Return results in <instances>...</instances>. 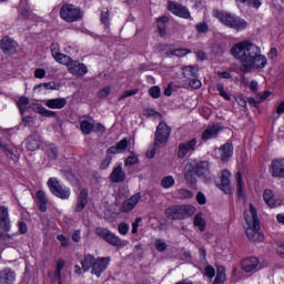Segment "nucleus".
Segmentation results:
<instances>
[{
	"label": "nucleus",
	"instance_id": "nucleus-1",
	"mask_svg": "<svg viewBox=\"0 0 284 284\" xmlns=\"http://www.w3.org/2000/svg\"><path fill=\"white\" fill-rule=\"evenodd\" d=\"M231 54L241 62V72L263 70L267 65V58L261 54V48L250 41H243L231 48Z\"/></svg>",
	"mask_w": 284,
	"mask_h": 284
},
{
	"label": "nucleus",
	"instance_id": "nucleus-2",
	"mask_svg": "<svg viewBox=\"0 0 284 284\" xmlns=\"http://www.w3.org/2000/svg\"><path fill=\"white\" fill-rule=\"evenodd\" d=\"M244 221L245 233L248 241H252L253 243H263L265 236H263V233L261 232V223L254 204H250V210L244 212Z\"/></svg>",
	"mask_w": 284,
	"mask_h": 284
},
{
	"label": "nucleus",
	"instance_id": "nucleus-3",
	"mask_svg": "<svg viewBox=\"0 0 284 284\" xmlns=\"http://www.w3.org/2000/svg\"><path fill=\"white\" fill-rule=\"evenodd\" d=\"M214 17H216L221 23L226 26V28H232V30H236L237 32L247 28V21L230 12L215 10Z\"/></svg>",
	"mask_w": 284,
	"mask_h": 284
},
{
	"label": "nucleus",
	"instance_id": "nucleus-4",
	"mask_svg": "<svg viewBox=\"0 0 284 284\" xmlns=\"http://www.w3.org/2000/svg\"><path fill=\"white\" fill-rule=\"evenodd\" d=\"M196 214V207L192 205H172L165 210V216L170 221H183Z\"/></svg>",
	"mask_w": 284,
	"mask_h": 284
},
{
	"label": "nucleus",
	"instance_id": "nucleus-5",
	"mask_svg": "<svg viewBox=\"0 0 284 284\" xmlns=\"http://www.w3.org/2000/svg\"><path fill=\"white\" fill-rule=\"evenodd\" d=\"M170 134H172V129L165 122H160L155 135H154V145L155 148H165L168 141H170Z\"/></svg>",
	"mask_w": 284,
	"mask_h": 284
},
{
	"label": "nucleus",
	"instance_id": "nucleus-6",
	"mask_svg": "<svg viewBox=\"0 0 284 284\" xmlns=\"http://www.w3.org/2000/svg\"><path fill=\"white\" fill-rule=\"evenodd\" d=\"M60 17L67 23H74V21H81L83 19V12L72 4H64L60 9Z\"/></svg>",
	"mask_w": 284,
	"mask_h": 284
},
{
	"label": "nucleus",
	"instance_id": "nucleus-7",
	"mask_svg": "<svg viewBox=\"0 0 284 284\" xmlns=\"http://www.w3.org/2000/svg\"><path fill=\"white\" fill-rule=\"evenodd\" d=\"M48 187L53 194V196H57L58 199L65 200L70 196V189L68 186H63L57 178H51L48 180Z\"/></svg>",
	"mask_w": 284,
	"mask_h": 284
},
{
	"label": "nucleus",
	"instance_id": "nucleus-8",
	"mask_svg": "<svg viewBox=\"0 0 284 284\" xmlns=\"http://www.w3.org/2000/svg\"><path fill=\"white\" fill-rule=\"evenodd\" d=\"M95 234L113 247H123L125 245L124 241L120 240L119 236L114 235V233L110 232L108 229L98 227L95 229Z\"/></svg>",
	"mask_w": 284,
	"mask_h": 284
},
{
	"label": "nucleus",
	"instance_id": "nucleus-9",
	"mask_svg": "<svg viewBox=\"0 0 284 284\" xmlns=\"http://www.w3.org/2000/svg\"><path fill=\"white\" fill-rule=\"evenodd\" d=\"M192 172L200 179H204V181H212V172L210 171V162L207 161L195 163L192 168Z\"/></svg>",
	"mask_w": 284,
	"mask_h": 284
},
{
	"label": "nucleus",
	"instance_id": "nucleus-10",
	"mask_svg": "<svg viewBox=\"0 0 284 284\" xmlns=\"http://www.w3.org/2000/svg\"><path fill=\"white\" fill-rule=\"evenodd\" d=\"M68 72L74 77H85L88 74V67L77 60H71L68 65Z\"/></svg>",
	"mask_w": 284,
	"mask_h": 284
},
{
	"label": "nucleus",
	"instance_id": "nucleus-11",
	"mask_svg": "<svg viewBox=\"0 0 284 284\" xmlns=\"http://www.w3.org/2000/svg\"><path fill=\"white\" fill-rule=\"evenodd\" d=\"M108 265H110V257H99L93 262V268L91 274H95V276H101L105 270H108Z\"/></svg>",
	"mask_w": 284,
	"mask_h": 284
},
{
	"label": "nucleus",
	"instance_id": "nucleus-12",
	"mask_svg": "<svg viewBox=\"0 0 284 284\" xmlns=\"http://www.w3.org/2000/svg\"><path fill=\"white\" fill-rule=\"evenodd\" d=\"M270 173L274 179H284V160H273L270 165Z\"/></svg>",
	"mask_w": 284,
	"mask_h": 284
},
{
	"label": "nucleus",
	"instance_id": "nucleus-13",
	"mask_svg": "<svg viewBox=\"0 0 284 284\" xmlns=\"http://www.w3.org/2000/svg\"><path fill=\"white\" fill-rule=\"evenodd\" d=\"M242 270L251 274H254V272H258V270H261V265L258 264V258L256 257L244 258L242 261Z\"/></svg>",
	"mask_w": 284,
	"mask_h": 284
},
{
	"label": "nucleus",
	"instance_id": "nucleus-14",
	"mask_svg": "<svg viewBox=\"0 0 284 284\" xmlns=\"http://www.w3.org/2000/svg\"><path fill=\"white\" fill-rule=\"evenodd\" d=\"M41 143H43L41 135L39 133H33L27 138L26 148L29 152H37V150L41 148Z\"/></svg>",
	"mask_w": 284,
	"mask_h": 284
},
{
	"label": "nucleus",
	"instance_id": "nucleus-15",
	"mask_svg": "<svg viewBox=\"0 0 284 284\" xmlns=\"http://www.w3.org/2000/svg\"><path fill=\"white\" fill-rule=\"evenodd\" d=\"M196 139H192L189 142L180 143L178 156L179 159H185L189 152H194L196 150Z\"/></svg>",
	"mask_w": 284,
	"mask_h": 284
},
{
	"label": "nucleus",
	"instance_id": "nucleus-16",
	"mask_svg": "<svg viewBox=\"0 0 284 284\" xmlns=\"http://www.w3.org/2000/svg\"><path fill=\"white\" fill-rule=\"evenodd\" d=\"M169 10L176 17H182V19H190V10L176 2H169Z\"/></svg>",
	"mask_w": 284,
	"mask_h": 284
},
{
	"label": "nucleus",
	"instance_id": "nucleus-17",
	"mask_svg": "<svg viewBox=\"0 0 284 284\" xmlns=\"http://www.w3.org/2000/svg\"><path fill=\"white\" fill-rule=\"evenodd\" d=\"M19 44H17V41L12 40L10 37H4L1 40L0 48L4 54H14L17 52V48Z\"/></svg>",
	"mask_w": 284,
	"mask_h": 284
},
{
	"label": "nucleus",
	"instance_id": "nucleus-18",
	"mask_svg": "<svg viewBox=\"0 0 284 284\" xmlns=\"http://www.w3.org/2000/svg\"><path fill=\"white\" fill-rule=\"evenodd\" d=\"M230 176H232V173H230L227 169L222 171L220 189L224 194H230V192H232V182L230 181Z\"/></svg>",
	"mask_w": 284,
	"mask_h": 284
},
{
	"label": "nucleus",
	"instance_id": "nucleus-19",
	"mask_svg": "<svg viewBox=\"0 0 284 284\" xmlns=\"http://www.w3.org/2000/svg\"><path fill=\"white\" fill-rule=\"evenodd\" d=\"M141 201V193H136L126 201L123 202V205L121 207V212L128 213L132 212L134 207H136V204Z\"/></svg>",
	"mask_w": 284,
	"mask_h": 284
},
{
	"label": "nucleus",
	"instance_id": "nucleus-20",
	"mask_svg": "<svg viewBox=\"0 0 284 284\" xmlns=\"http://www.w3.org/2000/svg\"><path fill=\"white\" fill-rule=\"evenodd\" d=\"M221 132L219 124L209 125L202 133V141H210V139H216Z\"/></svg>",
	"mask_w": 284,
	"mask_h": 284
},
{
	"label": "nucleus",
	"instance_id": "nucleus-21",
	"mask_svg": "<svg viewBox=\"0 0 284 284\" xmlns=\"http://www.w3.org/2000/svg\"><path fill=\"white\" fill-rule=\"evenodd\" d=\"M17 281V273L11 268L0 271V284H14Z\"/></svg>",
	"mask_w": 284,
	"mask_h": 284
},
{
	"label": "nucleus",
	"instance_id": "nucleus-22",
	"mask_svg": "<svg viewBox=\"0 0 284 284\" xmlns=\"http://www.w3.org/2000/svg\"><path fill=\"white\" fill-rule=\"evenodd\" d=\"M111 183H123L125 181V171H123V165L119 164L113 169L110 174Z\"/></svg>",
	"mask_w": 284,
	"mask_h": 284
},
{
	"label": "nucleus",
	"instance_id": "nucleus-23",
	"mask_svg": "<svg viewBox=\"0 0 284 284\" xmlns=\"http://www.w3.org/2000/svg\"><path fill=\"white\" fill-rule=\"evenodd\" d=\"M0 227L3 232H10V215L6 206H0Z\"/></svg>",
	"mask_w": 284,
	"mask_h": 284
},
{
	"label": "nucleus",
	"instance_id": "nucleus-24",
	"mask_svg": "<svg viewBox=\"0 0 284 284\" xmlns=\"http://www.w3.org/2000/svg\"><path fill=\"white\" fill-rule=\"evenodd\" d=\"M44 105L51 110H63L64 105H68V100L65 98H55L44 101Z\"/></svg>",
	"mask_w": 284,
	"mask_h": 284
},
{
	"label": "nucleus",
	"instance_id": "nucleus-25",
	"mask_svg": "<svg viewBox=\"0 0 284 284\" xmlns=\"http://www.w3.org/2000/svg\"><path fill=\"white\" fill-rule=\"evenodd\" d=\"M128 139L124 138L122 139L120 142H118L114 146H111L106 150L108 154H121L123 153L125 150H128Z\"/></svg>",
	"mask_w": 284,
	"mask_h": 284
},
{
	"label": "nucleus",
	"instance_id": "nucleus-26",
	"mask_svg": "<svg viewBox=\"0 0 284 284\" xmlns=\"http://www.w3.org/2000/svg\"><path fill=\"white\" fill-rule=\"evenodd\" d=\"M31 110H33L38 114H41V116H47L49 119H53L54 116H57V111H50L39 103L31 104Z\"/></svg>",
	"mask_w": 284,
	"mask_h": 284
},
{
	"label": "nucleus",
	"instance_id": "nucleus-27",
	"mask_svg": "<svg viewBox=\"0 0 284 284\" xmlns=\"http://www.w3.org/2000/svg\"><path fill=\"white\" fill-rule=\"evenodd\" d=\"M36 199L40 212H48V196L45 192L41 190L37 191Z\"/></svg>",
	"mask_w": 284,
	"mask_h": 284
},
{
	"label": "nucleus",
	"instance_id": "nucleus-28",
	"mask_svg": "<svg viewBox=\"0 0 284 284\" xmlns=\"http://www.w3.org/2000/svg\"><path fill=\"white\" fill-rule=\"evenodd\" d=\"M220 152L221 160L223 162H227L230 161V159H232V155L234 154V146L232 145V143H225L220 148Z\"/></svg>",
	"mask_w": 284,
	"mask_h": 284
},
{
	"label": "nucleus",
	"instance_id": "nucleus-29",
	"mask_svg": "<svg viewBox=\"0 0 284 284\" xmlns=\"http://www.w3.org/2000/svg\"><path fill=\"white\" fill-rule=\"evenodd\" d=\"M85 205H88V190L82 189L78 196L75 212H83V210H85Z\"/></svg>",
	"mask_w": 284,
	"mask_h": 284
},
{
	"label": "nucleus",
	"instance_id": "nucleus-30",
	"mask_svg": "<svg viewBox=\"0 0 284 284\" xmlns=\"http://www.w3.org/2000/svg\"><path fill=\"white\" fill-rule=\"evenodd\" d=\"M17 234H3L0 232V245H4L6 247H14L17 245V241L12 240Z\"/></svg>",
	"mask_w": 284,
	"mask_h": 284
},
{
	"label": "nucleus",
	"instance_id": "nucleus-31",
	"mask_svg": "<svg viewBox=\"0 0 284 284\" xmlns=\"http://www.w3.org/2000/svg\"><path fill=\"white\" fill-rule=\"evenodd\" d=\"M80 130L82 133L84 134H92L93 130H94V120L90 119V120H82L80 122Z\"/></svg>",
	"mask_w": 284,
	"mask_h": 284
},
{
	"label": "nucleus",
	"instance_id": "nucleus-32",
	"mask_svg": "<svg viewBox=\"0 0 284 284\" xmlns=\"http://www.w3.org/2000/svg\"><path fill=\"white\" fill-rule=\"evenodd\" d=\"M182 70V74L184 79H187V81H190L191 79H196L199 77V69H196L195 67L189 65L184 67Z\"/></svg>",
	"mask_w": 284,
	"mask_h": 284
},
{
	"label": "nucleus",
	"instance_id": "nucleus-33",
	"mask_svg": "<svg viewBox=\"0 0 284 284\" xmlns=\"http://www.w3.org/2000/svg\"><path fill=\"white\" fill-rule=\"evenodd\" d=\"M94 255L88 254L84 256L83 261L81 262L83 272H90V268L94 267Z\"/></svg>",
	"mask_w": 284,
	"mask_h": 284
},
{
	"label": "nucleus",
	"instance_id": "nucleus-34",
	"mask_svg": "<svg viewBox=\"0 0 284 284\" xmlns=\"http://www.w3.org/2000/svg\"><path fill=\"white\" fill-rule=\"evenodd\" d=\"M186 54H192V50L182 48L166 52V57H186Z\"/></svg>",
	"mask_w": 284,
	"mask_h": 284
},
{
	"label": "nucleus",
	"instance_id": "nucleus-35",
	"mask_svg": "<svg viewBox=\"0 0 284 284\" xmlns=\"http://www.w3.org/2000/svg\"><path fill=\"white\" fill-rule=\"evenodd\" d=\"M194 226L199 227L200 232H205V219H203V214L197 213L193 220Z\"/></svg>",
	"mask_w": 284,
	"mask_h": 284
},
{
	"label": "nucleus",
	"instance_id": "nucleus-36",
	"mask_svg": "<svg viewBox=\"0 0 284 284\" xmlns=\"http://www.w3.org/2000/svg\"><path fill=\"white\" fill-rule=\"evenodd\" d=\"M63 267H65V261L58 260L57 265H55L54 276L59 284H63V282L61 281V270H63Z\"/></svg>",
	"mask_w": 284,
	"mask_h": 284
},
{
	"label": "nucleus",
	"instance_id": "nucleus-37",
	"mask_svg": "<svg viewBox=\"0 0 284 284\" xmlns=\"http://www.w3.org/2000/svg\"><path fill=\"white\" fill-rule=\"evenodd\" d=\"M235 181H236V187H237V195L243 196V194H245V190H244L243 176L241 175V172L236 173Z\"/></svg>",
	"mask_w": 284,
	"mask_h": 284
},
{
	"label": "nucleus",
	"instance_id": "nucleus-38",
	"mask_svg": "<svg viewBox=\"0 0 284 284\" xmlns=\"http://www.w3.org/2000/svg\"><path fill=\"white\" fill-rule=\"evenodd\" d=\"M54 59L58 63H61L62 65H67V68L70 65L72 61V58H70V55H65L63 53L58 54Z\"/></svg>",
	"mask_w": 284,
	"mask_h": 284
},
{
	"label": "nucleus",
	"instance_id": "nucleus-39",
	"mask_svg": "<svg viewBox=\"0 0 284 284\" xmlns=\"http://www.w3.org/2000/svg\"><path fill=\"white\" fill-rule=\"evenodd\" d=\"M17 104L20 110V113L23 114V112H26V110H28V105H30V99L22 97L19 99Z\"/></svg>",
	"mask_w": 284,
	"mask_h": 284
},
{
	"label": "nucleus",
	"instance_id": "nucleus-40",
	"mask_svg": "<svg viewBox=\"0 0 284 284\" xmlns=\"http://www.w3.org/2000/svg\"><path fill=\"white\" fill-rule=\"evenodd\" d=\"M0 150H1L2 152H4V154H6L7 156H9V159H12V160L17 159V155L14 154V152L12 151V149L9 148L7 144H4V143L1 142V141H0Z\"/></svg>",
	"mask_w": 284,
	"mask_h": 284
},
{
	"label": "nucleus",
	"instance_id": "nucleus-41",
	"mask_svg": "<svg viewBox=\"0 0 284 284\" xmlns=\"http://www.w3.org/2000/svg\"><path fill=\"white\" fill-rule=\"evenodd\" d=\"M39 88H44V90H59V85L54 81L40 83V84L34 87V90H37Z\"/></svg>",
	"mask_w": 284,
	"mask_h": 284
},
{
	"label": "nucleus",
	"instance_id": "nucleus-42",
	"mask_svg": "<svg viewBox=\"0 0 284 284\" xmlns=\"http://www.w3.org/2000/svg\"><path fill=\"white\" fill-rule=\"evenodd\" d=\"M216 89L217 92H220V97H222V99H225V101H232V95L225 91L223 83H217Z\"/></svg>",
	"mask_w": 284,
	"mask_h": 284
},
{
	"label": "nucleus",
	"instance_id": "nucleus-43",
	"mask_svg": "<svg viewBox=\"0 0 284 284\" xmlns=\"http://www.w3.org/2000/svg\"><path fill=\"white\" fill-rule=\"evenodd\" d=\"M47 154L51 159H58L59 158V149L54 144H50L47 149Z\"/></svg>",
	"mask_w": 284,
	"mask_h": 284
},
{
	"label": "nucleus",
	"instance_id": "nucleus-44",
	"mask_svg": "<svg viewBox=\"0 0 284 284\" xmlns=\"http://www.w3.org/2000/svg\"><path fill=\"white\" fill-rule=\"evenodd\" d=\"M161 185H162V187H164V190H169V187H173L174 186V178H172V176L163 178L161 181Z\"/></svg>",
	"mask_w": 284,
	"mask_h": 284
},
{
	"label": "nucleus",
	"instance_id": "nucleus-45",
	"mask_svg": "<svg viewBox=\"0 0 284 284\" xmlns=\"http://www.w3.org/2000/svg\"><path fill=\"white\" fill-rule=\"evenodd\" d=\"M237 3H244L245 6H251L252 8H261V0H235Z\"/></svg>",
	"mask_w": 284,
	"mask_h": 284
},
{
	"label": "nucleus",
	"instance_id": "nucleus-46",
	"mask_svg": "<svg viewBox=\"0 0 284 284\" xmlns=\"http://www.w3.org/2000/svg\"><path fill=\"white\" fill-rule=\"evenodd\" d=\"M134 94H139V89H133V90L125 91V92L119 98V101H123V100L128 99L129 97H134Z\"/></svg>",
	"mask_w": 284,
	"mask_h": 284
},
{
	"label": "nucleus",
	"instance_id": "nucleus-47",
	"mask_svg": "<svg viewBox=\"0 0 284 284\" xmlns=\"http://www.w3.org/2000/svg\"><path fill=\"white\" fill-rule=\"evenodd\" d=\"M149 94H150V97H152V99H159V97H161V88L152 87L149 90Z\"/></svg>",
	"mask_w": 284,
	"mask_h": 284
},
{
	"label": "nucleus",
	"instance_id": "nucleus-48",
	"mask_svg": "<svg viewBox=\"0 0 284 284\" xmlns=\"http://www.w3.org/2000/svg\"><path fill=\"white\" fill-rule=\"evenodd\" d=\"M189 85L192 88V90H199L202 85L201 80L193 78L189 80Z\"/></svg>",
	"mask_w": 284,
	"mask_h": 284
},
{
	"label": "nucleus",
	"instance_id": "nucleus-49",
	"mask_svg": "<svg viewBox=\"0 0 284 284\" xmlns=\"http://www.w3.org/2000/svg\"><path fill=\"white\" fill-rule=\"evenodd\" d=\"M110 163H112V156L106 155V156L102 160V162H101V164H100V169H101V170H108V168H110Z\"/></svg>",
	"mask_w": 284,
	"mask_h": 284
},
{
	"label": "nucleus",
	"instance_id": "nucleus-50",
	"mask_svg": "<svg viewBox=\"0 0 284 284\" xmlns=\"http://www.w3.org/2000/svg\"><path fill=\"white\" fill-rule=\"evenodd\" d=\"M112 89L110 87H105L98 92V99H106L110 95Z\"/></svg>",
	"mask_w": 284,
	"mask_h": 284
},
{
	"label": "nucleus",
	"instance_id": "nucleus-51",
	"mask_svg": "<svg viewBox=\"0 0 284 284\" xmlns=\"http://www.w3.org/2000/svg\"><path fill=\"white\" fill-rule=\"evenodd\" d=\"M155 247L158 252H165V250H168V244H165L163 240H156Z\"/></svg>",
	"mask_w": 284,
	"mask_h": 284
},
{
	"label": "nucleus",
	"instance_id": "nucleus-52",
	"mask_svg": "<svg viewBox=\"0 0 284 284\" xmlns=\"http://www.w3.org/2000/svg\"><path fill=\"white\" fill-rule=\"evenodd\" d=\"M179 195L181 199H192L194 196V193H192L190 190L182 189L179 191Z\"/></svg>",
	"mask_w": 284,
	"mask_h": 284
},
{
	"label": "nucleus",
	"instance_id": "nucleus-53",
	"mask_svg": "<svg viewBox=\"0 0 284 284\" xmlns=\"http://www.w3.org/2000/svg\"><path fill=\"white\" fill-rule=\"evenodd\" d=\"M101 21L105 24L106 28L110 26V11H105L101 13Z\"/></svg>",
	"mask_w": 284,
	"mask_h": 284
},
{
	"label": "nucleus",
	"instance_id": "nucleus-54",
	"mask_svg": "<svg viewBox=\"0 0 284 284\" xmlns=\"http://www.w3.org/2000/svg\"><path fill=\"white\" fill-rule=\"evenodd\" d=\"M136 163H139V158L134 156V155H130L126 158L124 165H136Z\"/></svg>",
	"mask_w": 284,
	"mask_h": 284
},
{
	"label": "nucleus",
	"instance_id": "nucleus-55",
	"mask_svg": "<svg viewBox=\"0 0 284 284\" xmlns=\"http://www.w3.org/2000/svg\"><path fill=\"white\" fill-rule=\"evenodd\" d=\"M204 273H205V276H207L209 278L216 276V270H214V267L210 265L204 268Z\"/></svg>",
	"mask_w": 284,
	"mask_h": 284
},
{
	"label": "nucleus",
	"instance_id": "nucleus-56",
	"mask_svg": "<svg viewBox=\"0 0 284 284\" xmlns=\"http://www.w3.org/2000/svg\"><path fill=\"white\" fill-rule=\"evenodd\" d=\"M93 132H95V134H105V126L101 123H97L94 124Z\"/></svg>",
	"mask_w": 284,
	"mask_h": 284
},
{
	"label": "nucleus",
	"instance_id": "nucleus-57",
	"mask_svg": "<svg viewBox=\"0 0 284 284\" xmlns=\"http://www.w3.org/2000/svg\"><path fill=\"white\" fill-rule=\"evenodd\" d=\"M57 239H58V241H60L62 247L70 246V240L68 237H64L63 234L58 235Z\"/></svg>",
	"mask_w": 284,
	"mask_h": 284
},
{
	"label": "nucleus",
	"instance_id": "nucleus-58",
	"mask_svg": "<svg viewBox=\"0 0 284 284\" xmlns=\"http://www.w3.org/2000/svg\"><path fill=\"white\" fill-rule=\"evenodd\" d=\"M118 230H119L120 234L125 236V234H128V232H130V226L125 223H121V224H119Z\"/></svg>",
	"mask_w": 284,
	"mask_h": 284
},
{
	"label": "nucleus",
	"instance_id": "nucleus-59",
	"mask_svg": "<svg viewBox=\"0 0 284 284\" xmlns=\"http://www.w3.org/2000/svg\"><path fill=\"white\" fill-rule=\"evenodd\" d=\"M72 241L74 243H80L81 242V230H75L72 234Z\"/></svg>",
	"mask_w": 284,
	"mask_h": 284
},
{
	"label": "nucleus",
	"instance_id": "nucleus-60",
	"mask_svg": "<svg viewBox=\"0 0 284 284\" xmlns=\"http://www.w3.org/2000/svg\"><path fill=\"white\" fill-rule=\"evenodd\" d=\"M196 200H197V203H200V205H205V203H207V200L205 199V194H203L202 192L197 193Z\"/></svg>",
	"mask_w": 284,
	"mask_h": 284
},
{
	"label": "nucleus",
	"instance_id": "nucleus-61",
	"mask_svg": "<svg viewBox=\"0 0 284 284\" xmlns=\"http://www.w3.org/2000/svg\"><path fill=\"white\" fill-rule=\"evenodd\" d=\"M196 30L200 33H205L207 32V24L205 22H201L196 26Z\"/></svg>",
	"mask_w": 284,
	"mask_h": 284
},
{
	"label": "nucleus",
	"instance_id": "nucleus-62",
	"mask_svg": "<svg viewBox=\"0 0 284 284\" xmlns=\"http://www.w3.org/2000/svg\"><path fill=\"white\" fill-rule=\"evenodd\" d=\"M36 79H43L45 77V70L43 69H37L34 71Z\"/></svg>",
	"mask_w": 284,
	"mask_h": 284
},
{
	"label": "nucleus",
	"instance_id": "nucleus-63",
	"mask_svg": "<svg viewBox=\"0 0 284 284\" xmlns=\"http://www.w3.org/2000/svg\"><path fill=\"white\" fill-rule=\"evenodd\" d=\"M51 54L54 59L57 58L58 54H61V52H59V44L51 45Z\"/></svg>",
	"mask_w": 284,
	"mask_h": 284
},
{
	"label": "nucleus",
	"instance_id": "nucleus-64",
	"mask_svg": "<svg viewBox=\"0 0 284 284\" xmlns=\"http://www.w3.org/2000/svg\"><path fill=\"white\" fill-rule=\"evenodd\" d=\"M276 253L281 258H284V244H280L276 248Z\"/></svg>",
	"mask_w": 284,
	"mask_h": 284
}]
</instances>
